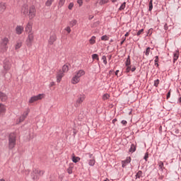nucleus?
<instances>
[{
  "instance_id": "obj_32",
  "label": "nucleus",
  "mask_w": 181,
  "mask_h": 181,
  "mask_svg": "<svg viewBox=\"0 0 181 181\" xmlns=\"http://www.w3.org/2000/svg\"><path fill=\"white\" fill-rule=\"evenodd\" d=\"M126 5H127V2L124 1V3H122V4L119 8V11H124L125 9Z\"/></svg>"
},
{
  "instance_id": "obj_34",
  "label": "nucleus",
  "mask_w": 181,
  "mask_h": 181,
  "mask_svg": "<svg viewBox=\"0 0 181 181\" xmlns=\"http://www.w3.org/2000/svg\"><path fill=\"white\" fill-rule=\"evenodd\" d=\"M28 117V112H25V114H23L21 117H20V121L22 122V121L25 120V118Z\"/></svg>"
},
{
  "instance_id": "obj_40",
  "label": "nucleus",
  "mask_w": 181,
  "mask_h": 181,
  "mask_svg": "<svg viewBox=\"0 0 181 181\" xmlns=\"http://www.w3.org/2000/svg\"><path fill=\"white\" fill-rule=\"evenodd\" d=\"M159 83H160L159 79L154 81V83H153L154 87H158V86H159Z\"/></svg>"
},
{
  "instance_id": "obj_17",
  "label": "nucleus",
  "mask_w": 181,
  "mask_h": 181,
  "mask_svg": "<svg viewBox=\"0 0 181 181\" xmlns=\"http://www.w3.org/2000/svg\"><path fill=\"white\" fill-rule=\"evenodd\" d=\"M179 59V50H176L173 54V63Z\"/></svg>"
},
{
  "instance_id": "obj_38",
  "label": "nucleus",
  "mask_w": 181,
  "mask_h": 181,
  "mask_svg": "<svg viewBox=\"0 0 181 181\" xmlns=\"http://www.w3.org/2000/svg\"><path fill=\"white\" fill-rule=\"evenodd\" d=\"M37 175H39V176H43V175H45V170H38V173H37Z\"/></svg>"
},
{
  "instance_id": "obj_60",
  "label": "nucleus",
  "mask_w": 181,
  "mask_h": 181,
  "mask_svg": "<svg viewBox=\"0 0 181 181\" xmlns=\"http://www.w3.org/2000/svg\"><path fill=\"white\" fill-rule=\"evenodd\" d=\"M124 36H125V37H128V36H129V33H126V34L124 35Z\"/></svg>"
},
{
  "instance_id": "obj_30",
  "label": "nucleus",
  "mask_w": 181,
  "mask_h": 181,
  "mask_svg": "<svg viewBox=\"0 0 181 181\" xmlns=\"http://www.w3.org/2000/svg\"><path fill=\"white\" fill-rule=\"evenodd\" d=\"M92 59L93 60H97L98 62L100 60V57L97 54H92Z\"/></svg>"
},
{
  "instance_id": "obj_42",
  "label": "nucleus",
  "mask_w": 181,
  "mask_h": 181,
  "mask_svg": "<svg viewBox=\"0 0 181 181\" xmlns=\"http://www.w3.org/2000/svg\"><path fill=\"white\" fill-rule=\"evenodd\" d=\"M148 158H149V153H146L145 156L144 157V159L146 160V162H148Z\"/></svg>"
},
{
  "instance_id": "obj_12",
  "label": "nucleus",
  "mask_w": 181,
  "mask_h": 181,
  "mask_svg": "<svg viewBox=\"0 0 181 181\" xmlns=\"http://www.w3.org/2000/svg\"><path fill=\"white\" fill-rule=\"evenodd\" d=\"M128 163H131V157H127L126 160L122 161V168H125Z\"/></svg>"
},
{
  "instance_id": "obj_7",
  "label": "nucleus",
  "mask_w": 181,
  "mask_h": 181,
  "mask_svg": "<svg viewBox=\"0 0 181 181\" xmlns=\"http://www.w3.org/2000/svg\"><path fill=\"white\" fill-rule=\"evenodd\" d=\"M84 100H86V95H81L80 96H78V98L76 102L75 107H78L80 105V104H81L83 103V101H84Z\"/></svg>"
},
{
  "instance_id": "obj_61",
  "label": "nucleus",
  "mask_w": 181,
  "mask_h": 181,
  "mask_svg": "<svg viewBox=\"0 0 181 181\" xmlns=\"http://www.w3.org/2000/svg\"><path fill=\"white\" fill-rule=\"evenodd\" d=\"M118 73H119V70H117V71H115V76H118Z\"/></svg>"
},
{
  "instance_id": "obj_43",
  "label": "nucleus",
  "mask_w": 181,
  "mask_h": 181,
  "mask_svg": "<svg viewBox=\"0 0 181 181\" xmlns=\"http://www.w3.org/2000/svg\"><path fill=\"white\" fill-rule=\"evenodd\" d=\"M108 39H110V38L107 35H103L101 37V40L107 41V40H108Z\"/></svg>"
},
{
  "instance_id": "obj_20",
  "label": "nucleus",
  "mask_w": 181,
  "mask_h": 181,
  "mask_svg": "<svg viewBox=\"0 0 181 181\" xmlns=\"http://www.w3.org/2000/svg\"><path fill=\"white\" fill-rule=\"evenodd\" d=\"M136 151V145L134 144H132L131 147L129 150V152H131L132 153H134Z\"/></svg>"
},
{
  "instance_id": "obj_39",
  "label": "nucleus",
  "mask_w": 181,
  "mask_h": 181,
  "mask_svg": "<svg viewBox=\"0 0 181 181\" xmlns=\"http://www.w3.org/2000/svg\"><path fill=\"white\" fill-rule=\"evenodd\" d=\"M158 168H159L161 170H163V162L160 161V162L158 163Z\"/></svg>"
},
{
  "instance_id": "obj_11",
  "label": "nucleus",
  "mask_w": 181,
  "mask_h": 181,
  "mask_svg": "<svg viewBox=\"0 0 181 181\" xmlns=\"http://www.w3.org/2000/svg\"><path fill=\"white\" fill-rule=\"evenodd\" d=\"M21 13H23V15H24L25 16H26V15L29 13V8L28 7V6H23V8L21 9Z\"/></svg>"
},
{
  "instance_id": "obj_51",
  "label": "nucleus",
  "mask_w": 181,
  "mask_h": 181,
  "mask_svg": "<svg viewBox=\"0 0 181 181\" xmlns=\"http://www.w3.org/2000/svg\"><path fill=\"white\" fill-rule=\"evenodd\" d=\"M130 71H131V66H127L126 72L129 73Z\"/></svg>"
},
{
  "instance_id": "obj_10",
  "label": "nucleus",
  "mask_w": 181,
  "mask_h": 181,
  "mask_svg": "<svg viewBox=\"0 0 181 181\" xmlns=\"http://www.w3.org/2000/svg\"><path fill=\"white\" fill-rule=\"evenodd\" d=\"M37 173H39V170L34 168L31 173V177L33 180H37Z\"/></svg>"
},
{
  "instance_id": "obj_25",
  "label": "nucleus",
  "mask_w": 181,
  "mask_h": 181,
  "mask_svg": "<svg viewBox=\"0 0 181 181\" xmlns=\"http://www.w3.org/2000/svg\"><path fill=\"white\" fill-rule=\"evenodd\" d=\"M153 0H150L149 4H148V11L151 12V11H152V9H153Z\"/></svg>"
},
{
  "instance_id": "obj_63",
  "label": "nucleus",
  "mask_w": 181,
  "mask_h": 181,
  "mask_svg": "<svg viewBox=\"0 0 181 181\" xmlns=\"http://www.w3.org/2000/svg\"><path fill=\"white\" fill-rule=\"evenodd\" d=\"M111 57H112V55H109V56H108L109 60H111Z\"/></svg>"
},
{
  "instance_id": "obj_45",
  "label": "nucleus",
  "mask_w": 181,
  "mask_h": 181,
  "mask_svg": "<svg viewBox=\"0 0 181 181\" xmlns=\"http://www.w3.org/2000/svg\"><path fill=\"white\" fill-rule=\"evenodd\" d=\"M109 0H101L100 5H104V4H108Z\"/></svg>"
},
{
  "instance_id": "obj_49",
  "label": "nucleus",
  "mask_w": 181,
  "mask_h": 181,
  "mask_svg": "<svg viewBox=\"0 0 181 181\" xmlns=\"http://www.w3.org/2000/svg\"><path fill=\"white\" fill-rule=\"evenodd\" d=\"M169 25L168 23H165V25H164V29L165 30H169Z\"/></svg>"
},
{
  "instance_id": "obj_53",
  "label": "nucleus",
  "mask_w": 181,
  "mask_h": 181,
  "mask_svg": "<svg viewBox=\"0 0 181 181\" xmlns=\"http://www.w3.org/2000/svg\"><path fill=\"white\" fill-rule=\"evenodd\" d=\"M135 70H136V66H131V69H130V71H132L134 73V71H135Z\"/></svg>"
},
{
  "instance_id": "obj_13",
  "label": "nucleus",
  "mask_w": 181,
  "mask_h": 181,
  "mask_svg": "<svg viewBox=\"0 0 181 181\" xmlns=\"http://www.w3.org/2000/svg\"><path fill=\"white\" fill-rule=\"evenodd\" d=\"M0 100L4 103L5 101H6V100H8V95H6V94L1 92L0 93Z\"/></svg>"
},
{
  "instance_id": "obj_47",
  "label": "nucleus",
  "mask_w": 181,
  "mask_h": 181,
  "mask_svg": "<svg viewBox=\"0 0 181 181\" xmlns=\"http://www.w3.org/2000/svg\"><path fill=\"white\" fill-rule=\"evenodd\" d=\"M152 32H153V28H150L148 30V34H147V36H151V35H152Z\"/></svg>"
},
{
  "instance_id": "obj_16",
  "label": "nucleus",
  "mask_w": 181,
  "mask_h": 181,
  "mask_svg": "<svg viewBox=\"0 0 181 181\" xmlns=\"http://www.w3.org/2000/svg\"><path fill=\"white\" fill-rule=\"evenodd\" d=\"M84 74H86V71H84V70L83 69H81L76 73L75 76L80 78V77H82V76H84Z\"/></svg>"
},
{
  "instance_id": "obj_3",
  "label": "nucleus",
  "mask_w": 181,
  "mask_h": 181,
  "mask_svg": "<svg viewBox=\"0 0 181 181\" xmlns=\"http://www.w3.org/2000/svg\"><path fill=\"white\" fill-rule=\"evenodd\" d=\"M8 43H9V40L7 37H4L0 44V47L4 52L8 49Z\"/></svg>"
},
{
  "instance_id": "obj_33",
  "label": "nucleus",
  "mask_w": 181,
  "mask_h": 181,
  "mask_svg": "<svg viewBox=\"0 0 181 181\" xmlns=\"http://www.w3.org/2000/svg\"><path fill=\"white\" fill-rule=\"evenodd\" d=\"M89 43L90 45H94L95 43V36H93L90 40H89Z\"/></svg>"
},
{
  "instance_id": "obj_19",
  "label": "nucleus",
  "mask_w": 181,
  "mask_h": 181,
  "mask_svg": "<svg viewBox=\"0 0 181 181\" xmlns=\"http://www.w3.org/2000/svg\"><path fill=\"white\" fill-rule=\"evenodd\" d=\"M25 31L28 32V33H32V23H28L27 26L25 27Z\"/></svg>"
},
{
  "instance_id": "obj_54",
  "label": "nucleus",
  "mask_w": 181,
  "mask_h": 181,
  "mask_svg": "<svg viewBox=\"0 0 181 181\" xmlns=\"http://www.w3.org/2000/svg\"><path fill=\"white\" fill-rule=\"evenodd\" d=\"M170 90L168 91V93H167V100H169V98H170Z\"/></svg>"
},
{
  "instance_id": "obj_14",
  "label": "nucleus",
  "mask_w": 181,
  "mask_h": 181,
  "mask_svg": "<svg viewBox=\"0 0 181 181\" xmlns=\"http://www.w3.org/2000/svg\"><path fill=\"white\" fill-rule=\"evenodd\" d=\"M79 82H80V78L76 75H74L71 79L72 84H77Z\"/></svg>"
},
{
  "instance_id": "obj_55",
  "label": "nucleus",
  "mask_w": 181,
  "mask_h": 181,
  "mask_svg": "<svg viewBox=\"0 0 181 181\" xmlns=\"http://www.w3.org/2000/svg\"><path fill=\"white\" fill-rule=\"evenodd\" d=\"M121 124H122L123 125H127L128 122L126 120H122Z\"/></svg>"
},
{
  "instance_id": "obj_27",
  "label": "nucleus",
  "mask_w": 181,
  "mask_h": 181,
  "mask_svg": "<svg viewBox=\"0 0 181 181\" xmlns=\"http://www.w3.org/2000/svg\"><path fill=\"white\" fill-rule=\"evenodd\" d=\"M62 72L64 73H67V71H69V66L67 65H64L62 66Z\"/></svg>"
},
{
  "instance_id": "obj_22",
  "label": "nucleus",
  "mask_w": 181,
  "mask_h": 181,
  "mask_svg": "<svg viewBox=\"0 0 181 181\" xmlns=\"http://www.w3.org/2000/svg\"><path fill=\"white\" fill-rule=\"evenodd\" d=\"M126 66H131V57L129 55L125 62Z\"/></svg>"
},
{
  "instance_id": "obj_35",
  "label": "nucleus",
  "mask_w": 181,
  "mask_h": 181,
  "mask_svg": "<svg viewBox=\"0 0 181 181\" xmlns=\"http://www.w3.org/2000/svg\"><path fill=\"white\" fill-rule=\"evenodd\" d=\"M141 176H142V171L141 170H139L138 173L136 174V177L137 179H140Z\"/></svg>"
},
{
  "instance_id": "obj_50",
  "label": "nucleus",
  "mask_w": 181,
  "mask_h": 181,
  "mask_svg": "<svg viewBox=\"0 0 181 181\" xmlns=\"http://www.w3.org/2000/svg\"><path fill=\"white\" fill-rule=\"evenodd\" d=\"M65 30L68 33H70V32H71V28H70V27H66L65 28Z\"/></svg>"
},
{
  "instance_id": "obj_9",
  "label": "nucleus",
  "mask_w": 181,
  "mask_h": 181,
  "mask_svg": "<svg viewBox=\"0 0 181 181\" xmlns=\"http://www.w3.org/2000/svg\"><path fill=\"white\" fill-rule=\"evenodd\" d=\"M56 40H57V36L56 35V34L51 35L48 40V45H50L52 46V45H53V43H54Z\"/></svg>"
},
{
  "instance_id": "obj_6",
  "label": "nucleus",
  "mask_w": 181,
  "mask_h": 181,
  "mask_svg": "<svg viewBox=\"0 0 181 181\" xmlns=\"http://www.w3.org/2000/svg\"><path fill=\"white\" fill-rule=\"evenodd\" d=\"M42 97H43V95H42V94H39L37 95L33 96L30 98L29 103H30V104H32V103H35V101H37L38 100H42Z\"/></svg>"
},
{
  "instance_id": "obj_28",
  "label": "nucleus",
  "mask_w": 181,
  "mask_h": 181,
  "mask_svg": "<svg viewBox=\"0 0 181 181\" xmlns=\"http://www.w3.org/2000/svg\"><path fill=\"white\" fill-rule=\"evenodd\" d=\"M155 66H156V67H159V64H158V62H159V57L158 56H156L155 57Z\"/></svg>"
},
{
  "instance_id": "obj_52",
  "label": "nucleus",
  "mask_w": 181,
  "mask_h": 181,
  "mask_svg": "<svg viewBox=\"0 0 181 181\" xmlns=\"http://www.w3.org/2000/svg\"><path fill=\"white\" fill-rule=\"evenodd\" d=\"M77 3L78 4L79 6H81L83 5V0H78Z\"/></svg>"
},
{
  "instance_id": "obj_37",
  "label": "nucleus",
  "mask_w": 181,
  "mask_h": 181,
  "mask_svg": "<svg viewBox=\"0 0 181 181\" xmlns=\"http://www.w3.org/2000/svg\"><path fill=\"white\" fill-rule=\"evenodd\" d=\"M149 53H151V47H148L146 48V52H145L146 56H149Z\"/></svg>"
},
{
  "instance_id": "obj_24",
  "label": "nucleus",
  "mask_w": 181,
  "mask_h": 181,
  "mask_svg": "<svg viewBox=\"0 0 181 181\" xmlns=\"http://www.w3.org/2000/svg\"><path fill=\"white\" fill-rule=\"evenodd\" d=\"M4 69L6 71L9 70V69H11V64L4 62Z\"/></svg>"
},
{
  "instance_id": "obj_62",
  "label": "nucleus",
  "mask_w": 181,
  "mask_h": 181,
  "mask_svg": "<svg viewBox=\"0 0 181 181\" xmlns=\"http://www.w3.org/2000/svg\"><path fill=\"white\" fill-rule=\"evenodd\" d=\"M111 1H112V4H115V2L118 1V0H111Z\"/></svg>"
},
{
  "instance_id": "obj_31",
  "label": "nucleus",
  "mask_w": 181,
  "mask_h": 181,
  "mask_svg": "<svg viewBox=\"0 0 181 181\" xmlns=\"http://www.w3.org/2000/svg\"><path fill=\"white\" fill-rule=\"evenodd\" d=\"M66 2V0H59L58 4V8H62L63 5H64V3Z\"/></svg>"
},
{
  "instance_id": "obj_18",
  "label": "nucleus",
  "mask_w": 181,
  "mask_h": 181,
  "mask_svg": "<svg viewBox=\"0 0 181 181\" xmlns=\"http://www.w3.org/2000/svg\"><path fill=\"white\" fill-rule=\"evenodd\" d=\"M6 9V6H5V3H0V13H4Z\"/></svg>"
},
{
  "instance_id": "obj_5",
  "label": "nucleus",
  "mask_w": 181,
  "mask_h": 181,
  "mask_svg": "<svg viewBox=\"0 0 181 181\" xmlns=\"http://www.w3.org/2000/svg\"><path fill=\"white\" fill-rule=\"evenodd\" d=\"M30 19H33L35 16H36V8L35 6H31L29 9V14H28Z\"/></svg>"
},
{
  "instance_id": "obj_59",
  "label": "nucleus",
  "mask_w": 181,
  "mask_h": 181,
  "mask_svg": "<svg viewBox=\"0 0 181 181\" xmlns=\"http://www.w3.org/2000/svg\"><path fill=\"white\" fill-rule=\"evenodd\" d=\"M113 73H114V70L113 69H112V70H110L109 71V74H112Z\"/></svg>"
},
{
  "instance_id": "obj_4",
  "label": "nucleus",
  "mask_w": 181,
  "mask_h": 181,
  "mask_svg": "<svg viewBox=\"0 0 181 181\" xmlns=\"http://www.w3.org/2000/svg\"><path fill=\"white\" fill-rule=\"evenodd\" d=\"M33 39H34L33 33H28V36L26 40V45L28 47H30V46H32V43H33Z\"/></svg>"
},
{
  "instance_id": "obj_57",
  "label": "nucleus",
  "mask_w": 181,
  "mask_h": 181,
  "mask_svg": "<svg viewBox=\"0 0 181 181\" xmlns=\"http://www.w3.org/2000/svg\"><path fill=\"white\" fill-rule=\"evenodd\" d=\"M117 118H115V119L112 120V124H113L114 125H115V122H117Z\"/></svg>"
},
{
  "instance_id": "obj_1",
  "label": "nucleus",
  "mask_w": 181,
  "mask_h": 181,
  "mask_svg": "<svg viewBox=\"0 0 181 181\" xmlns=\"http://www.w3.org/2000/svg\"><path fill=\"white\" fill-rule=\"evenodd\" d=\"M16 146V133L12 132L8 135V149L12 150Z\"/></svg>"
},
{
  "instance_id": "obj_15",
  "label": "nucleus",
  "mask_w": 181,
  "mask_h": 181,
  "mask_svg": "<svg viewBox=\"0 0 181 181\" xmlns=\"http://www.w3.org/2000/svg\"><path fill=\"white\" fill-rule=\"evenodd\" d=\"M16 31L17 35H22V33L23 32V27L21 26V25H18L16 28Z\"/></svg>"
},
{
  "instance_id": "obj_21",
  "label": "nucleus",
  "mask_w": 181,
  "mask_h": 181,
  "mask_svg": "<svg viewBox=\"0 0 181 181\" xmlns=\"http://www.w3.org/2000/svg\"><path fill=\"white\" fill-rule=\"evenodd\" d=\"M72 155V162H74V163H77V162H80V157L75 156L74 153H73Z\"/></svg>"
},
{
  "instance_id": "obj_29",
  "label": "nucleus",
  "mask_w": 181,
  "mask_h": 181,
  "mask_svg": "<svg viewBox=\"0 0 181 181\" xmlns=\"http://www.w3.org/2000/svg\"><path fill=\"white\" fill-rule=\"evenodd\" d=\"M70 26H71V28H73V26H76L77 25V20H72L70 23H69Z\"/></svg>"
},
{
  "instance_id": "obj_48",
  "label": "nucleus",
  "mask_w": 181,
  "mask_h": 181,
  "mask_svg": "<svg viewBox=\"0 0 181 181\" xmlns=\"http://www.w3.org/2000/svg\"><path fill=\"white\" fill-rule=\"evenodd\" d=\"M142 33H144V28L141 29L137 32V36H139Z\"/></svg>"
},
{
  "instance_id": "obj_58",
  "label": "nucleus",
  "mask_w": 181,
  "mask_h": 181,
  "mask_svg": "<svg viewBox=\"0 0 181 181\" xmlns=\"http://www.w3.org/2000/svg\"><path fill=\"white\" fill-rule=\"evenodd\" d=\"M125 40H127V38H124L122 41H121L120 45H124V42H125Z\"/></svg>"
},
{
  "instance_id": "obj_46",
  "label": "nucleus",
  "mask_w": 181,
  "mask_h": 181,
  "mask_svg": "<svg viewBox=\"0 0 181 181\" xmlns=\"http://www.w3.org/2000/svg\"><path fill=\"white\" fill-rule=\"evenodd\" d=\"M73 6H74V4L70 3V4H69L68 8H69L70 11H71V10L73 9Z\"/></svg>"
},
{
  "instance_id": "obj_36",
  "label": "nucleus",
  "mask_w": 181,
  "mask_h": 181,
  "mask_svg": "<svg viewBox=\"0 0 181 181\" xmlns=\"http://www.w3.org/2000/svg\"><path fill=\"white\" fill-rule=\"evenodd\" d=\"M110 98V94L106 93L103 95V100L105 101V100H108Z\"/></svg>"
},
{
  "instance_id": "obj_56",
  "label": "nucleus",
  "mask_w": 181,
  "mask_h": 181,
  "mask_svg": "<svg viewBox=\"0 0 181 181\" xmlns=\"http://www.w3.org/2000/svg\"><path fill=\"white\" fill-rule=\"evenodd\" d=\"M67 170H68L69 175H71V173H73V171L71 170V169L69 168Z\"/></svg>"
},
{
  "instance_id": "obj_23",
  "label": "nucleus",
  "mask_w": 181,
  "mask_h": 181,
  "mask_svg": "<svg viewBox=\"0 0 181 181\" xmlns=\"http://www.w3.org/2000/svg\"><path fill=\"white\" fill-rule=\"evenodd\" d=\"M22 47V41H18L15 45V49H21Z\"/></svg>"
},
{
  "instance_id": "obj_2",
  "label": "nucleus",
  "mask_w": 181,
  "mask_h": 181,
  "mask_svg": "<svg viewBox=\"0 0 181 181\" xmlns=\"http://www.w3.org/2000/svg\"><path fill=\"white\" fill-rule=\"evenodd\" d=\"M84 159H90L88 162L89 166H94L95 165V160L93 158V154L91 153H85L83 155Z\"/></svg>"
},
{
  "instance_id": "obj_64",
  "label": "nucleus",
  "mask_w": 181,
  "mask_h": 181,
  "mask_svg": "<svg viewBox=\"0 0 181 181\" xmlns=\"http://www.w3.org/2000/svg\"><path fill=\"white\" fill-rule=\"evenodd\" d=\"M0 181H5V180H4V179H1V180H0Z\"/></svg>"
},
{
  "instance_id": "obj_8",
  "label": "nucleus",
  "mask_w": 181,
  "mask_h": 181,
  "mask_svg": "<svg viewBox=\"0 0 181 181\" xmlns=\"http://www.w3.org/2000/svg\"><path fill=\"white\" fill-rule=\"evenodd\" d=\"M64 77V73L62 69H59V71L57 74V82L60 83L62 81V79Z\"/></svg>"
},
{
  "instance_id": "obj_44",
  "label": "nucleus",
  "mask_w": 181,
  "mask_h": 181,
  "mask_svg": "<svg viewBox=\"0 0 181 181\" xmlns=\"http://www.w3.org/2000/svg\"><path fill=\"white\" fill-rule=\"evenodd\" d=\"M102 60H103L104 64H107V57H105V55L102 57Z\"/></svg>"
},
{
  "instance_id": "obj_26",
  "label": "nucleus",
  "mask_w": 181,
  "mask_h": 181,
  "mask_svg": "<svg viewBox=\"0 0 181 181\" xmlns=\"http://www.w3.org/2000/svg\"><path fill=\"white\" fill-rule=\"evenodd\" d=\"M53 2H54V0H47L45 2V6H52V4H53Z\"/></svg>"
},
{
  "instance_id": "obj_41",
  "label": "nucleus",
  "mask_w": 181,
  "mask_h": 181,
  "mask_svg": "<svg viewBox=\"0 0 181 181\" xmlns=\"http://www.w3.org/2000/svg\"><path fill=\"white\" fill-rule=\"evenodd\" d=\"M5 105H4V104L1 105V106L0 107V112H5Z\"/></svg>"
}]
</instances>
